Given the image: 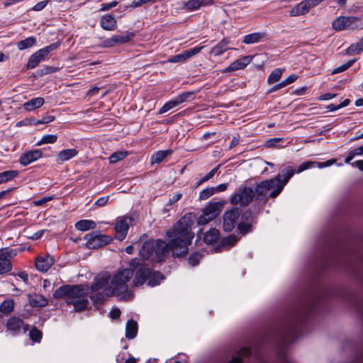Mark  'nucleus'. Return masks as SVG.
I'll list each match as a JSON object with an SVG mask.
<instances>
[{
	"label": "nucleus",
	"mask_w": 363,
	"mask_h": 363,
	"mask_svg": "<svg viewBox=\"0 0 363 363\" xmlns=\"http://www.w3.org/2000/svg\"><path fill=\"white\" fill-rule=\"evenodd\" d=\"M86 242V246L89 249L97 250L106 245H108L112 241L111 236L101 234L99 230H94L84 237Z\"/></svg>",
	"instance_id": "obj_10"
},
{
	"label": "nucleus",
	"mask_w": 363,
	"mask_h": 363,
	"mask_svg": "<svg viewBox=\"0 0 363 363\" xmlns=\"http://www.w3.org/2000/svg\"><path fill=\"white\" fill-rule=\"evenodd\" d=\"M14 301L13 299H7L0 304V311L4 314H9L13 311Z\"/></svg>",
	"instance_id": "obj_41"
},
{
	"label": "nucleus",
	"mask_w": 363,
	"mask_h": 363,
	"mask_svg": "<svg viewBox=\"0 0 363 363\" xmlns=\"http://www.w3.org/2000/svg\"><path fill=\"white\" fill-rule=\"evenodd\" d=\"M96 227L95 221L91 220H80L75 223V228L80 231H86Z\"/></svg>",
	"instance_id": "obj_31"
},
{
	"label": "nucleus",
	"mask_w": 363,
	"mask_h": 363,
	"mask_svg": "<svg viewBox=\"0 0 363 363\" xmlns=\"http://www.w3.org/2000/svg\"><path fill=\"white\" fill-rule=\"evenodd\" d=\"M110 281V276L108 274H99L95 277L90 286V290L91 292L98 291L101 289H105L108 286Z\"/></svg>",
	"instance_id": "obj_15"
},
{
	"label": "nucleus",
	"mask_w": 363,
	"mask_h": 363,
	"mask_svg": "<svg viewBox=\"0 0 363 363\" xmlns=\"http://www.w3.org/2000/svg\"><path fill=\"white\" fill-rule=\"evenodd\" d=\"M298 79V76L296 74H292L289 75L286 79L281 81L280 83L273 86L268 90V93H272L277 91L284 86L293 83Z\"/></svg>",
	"instance_id": "obj_28"
},
{
	"label": "nucleus",
	"mask_w": 363,
	"mask_h": 363,
	"mask_svg": "<svg viewBox=\"0 0 363 363\" xmlns=\"http://www.w3.org/2000/svg\"><path fill=\"white\" fill-rule=\"evenodd\" d=\"M202 257L203 254L200 252H194L189 257L188 262L191 266L194 267L199 264Z\"/></svg>",
	"instance_id": "obj_58"
},
{
	"label": "nucleus",
	"mask_w": 363,
	"mask_h": 363,
	"mask_svg": "<svg viewBox=\"0 0 363 363\" xmlns=\"http://www.w3.org/2000/svg\"><path fill=\"white\" fill-rule=\"evenodd\" d=\"M241 211L240 208L235 206L224 213L223 228L225 232H230L235 228Z\"/></svg>",
	"instance_id": "obj_11"
},
{
	"label": "nucleus",
	"mask_w": 363,
	"mask_h": 363,
	"mask_svg": "<svg viewBox=\"0 0 363 363\" xmlns=\"http://www.w3.org/2000/svg\"><path fill=\"white\" fill-rule=\"evenodd\" d=\"M241 221L252 223L256 218L255 213L250 208L245 210L242 213H240Z\"/></svg>",
	"instance_id": "obj_47"
},
{
	"label": "nucleus",
	"mask_w": 363,
	"mask_h": 363,
	"mask_svg": "<svg viewBox=\"0 0 363 363\" xmlns=\"http://www.w3.org/2000/svg\"><path fill=\"white\" fill-rule=\"evenodd\" d=\"M127 156L126 152H116L111 155L109 157L110 163H116Z\"/></svg>",
	"instance_id": "obj_57"
},
{
	"label": "nucleus",
	"mask_w": 363,
	"mask_h": 363,
	"mask_svg": "<svg viewBox=\"0 0 363 363\" xmlns=\"http://www.w3.org/2000/svg\"><path fill=\"white\" fill-rule=\"evenodd\" d=\"M283 141L281 138H273L266 140L265 145L267 147H279L280 145L279 143Z\"/></svg>",
	"instance_id": "obj_60"
},
{
	"label": "nucleus",
	"mask_w": 363,
	"mask_h": 363,
	"mask_svg": "<svg viewBox=\"0 0 363 363\" xmlns=\"http://www.w3.org/2000/svg\"><path fill=\"white\" fill-rule=\"evenodd\" d=\"M70 304L73 305L74 310L77 312H81L84 311L88 304L89 301L86 297V294L84 295V296H81L79 298L74 301H69Z\"/></svg>",
	"instance_id": "obj_30"
},
{
	"label": "nucleus",
	"mask_w": 363,
	"mask_h": 363,
	"mask_svg": "<svg viewBox=\"0 0 363 363\" xmlns=\"http://www.w3.org/2000/svg\"><path fill=\"white\" fill-rule=\"evenodd\" d=\"M28 330V325L18 317H11L6 323V330L12 335H17L23 331L24 333Z\"/></svg>",
	"instance_id": "obj_12"
},
{
	"label": "nucleus",
	"mask_w": 363,
	"mask_h": 363,
	"mask_svg": "<svg viewBox=\"0 0 363 363\" xmlns=\"http://www.w3.org/2000/svg\"><path fill=\"white\" fill-rule=\"evenodd\" d=\"M99 24L102 29L107 31L115 30L117 28V21L114 16L111 14L102 16Z\"/></svg>",
	"instance_id": "obj_16"
},
{
	"label": "nucleus",
	"mask_w": 363,
	"mask_h": 363,
	"mask_svg": "<svg viewBox=\"0 0 363 363\" xmlns=\"http://www.w3.org/2000/svg\"><path fill=\"white\" fill-rule=\"evenodd\" d=\"M43 61H44L43 59H41V57L36 51L29 57L28 63L26 65V69H33L35 68Z\"/></svg>",
	"instance_id": "obj_36"
},
{
	"label": "nucleus",
	"mask_w": 363,
	"mask_h": 363,
	"mask_svg": "<svg viewBox=\"0 0 363 363\" xmlns=\"http://www.w3.org/2000/svg\"><path fill=\"white\" fill-rule=\"evenodd\" d=\"M55 116H45L43 117L41 119L36 120L34 121V125H38V124H45L48 123L50 122H52L55 120Z\"/></svg>",
	"instance_id": "obj_62"
},
{
	"label": "nucleus",
	"mask_w": 363,
	"mask_h": 363,
	"mask_svg": "<svg viewBox=\"0 0 363 363\" xmlns=\"http://www.w3.org/2000/svg\"><path fill=\"white\" fill-rule=\"evenodd\" d=\"M54 264V259L52 256L40 257L36 259V269L43 272H47Z\"/></svg>",
	"instance_id": "obj_19"
},
{
	"label": "nucleus",
	"mask_w": 363,
	"mask_h": 363,
	"mask_svg": "<svg viewBox=\"0 0 363 363\" xmlns=\"http://www.w3.org/2000/svg\"><path fill=\"white\" fill-rule=\"evenodd\" d=\"M228 45V41L226 39H223L218 44L211 49L210 53L214 56H219L230 49Z\"/></svg>",
	"instance_id": "obj_33"
},
{
	"label": "nucleus",
	"mask_w": 363,
	"mask_h": 363,
	"mask_svg": "<svg viewBox=\"0 0 363 363\" xmlns=\"http://www.w3.org/2000/svg\"><path fill=\"white\" fill-rule=\"evenodd\" d=\"M29 336H30V338L34 341V342H38L40 341L41 338H42V336H43V333L42 332L38 330L37 328L35 327H33L30 330V333H29Z\"/></svg>",
	"instance_id": "obj_56"
},
{
	"label": "nucleus",
	"mask_w": 363,
	"mask_h": 363,
	"mask_svg": "<svg viewBox=\"0 0 363 363\" xmlns=\"http://www.w3.org/2000/svg\"><path fill=\"white\" fill-rule=\"evenodd\" d=\"M173 151L171 149H168L166 150H159L155 152L152 156V163H160L163 160L172 155Z\"/></svg>",
	"instance_id": "obj_34"
},
{
	"label": "nucleus",
	"mask_w": 363,
	"mask_h": 363,
	"mask_svg": "<svg viewBox=\"0 0 363 363\" xmlns=\"http://www.w3.org/2000/svg\"><path fill=\"white\" fill-rule=\"evenodd\" d=\"M268 39L269 38L267 33L256 32L245 35L242 43L249 45L263 42Z\"/></svg>",
	"instance_id": "obj_18"
},
{
	"label": "nucleus",
	"mask_w": 363,
	"mask_h": 363,
	"mask_svg": "<svg viewBox=\"0 0 363 363\" xmlns=\"http://www.w3.org/2000/svg\"><path fill=\"white\" fill-rule=\"evenodd\" d=\"M225 203L226 201H225L209 202L203 209L202 214L198 218V225H206L215 219L221 212L222 208Z\"/></svg>",
	"instance_id": "obj_8"
},
{
	"label": "nucleus",
	"mask_w": 363,
	"mask_h": 363,
	"mask_svg": "<svg viewBox=\"0 0 363 363\" xmlns=\"http://www.w3.org/2000/svg\"><path fill=\"white\" fill-rule=\"evenodd\" d=\"M129 267L114 274L111 281V285L104 289L106 296H114L120 297L121 299L130 298L132 296L128 291V282L133 277L135 269Z\"/></svg>",
	"instance_id": "obj_3"
},
{
	"label": "nucleus",
	"mask_w": 363,
	"mask_h": 363,
	"mask_svg": "<svg viewBox=\"0 0 363 363\" xmlns=\"http://www.w3.org/2000/svg\"><path fill=\"white\" fill-rule=\"evenodd\" d=\"M94 294L90 296V299L94 305H101L105 301V292L94 291Z\"/></svg>",
	"instance_id": "obj_46"
},
{
	"label": "nucleus",
	"mask_w": 363,
	"mask_h": 363,
	"mask_svg": "<svg viewBox=\"0 0 363 363\" xmlns=\"http://www.w3.org/2000/svg\"><path fill=\"white\" fill-rule=\"evenodd\" d=\"M138 333V323L133 319L128 320L125 326V337L129 340L135 338Z\"/></svg>",
	"instance_id": "obj_26"
},
{
	"label": "nucleus",
	"mask_w": 363,
	"mask_h": 363,
	"mask_svg": "<svg viewBox=\"0 0 363 363\" xmlns=\"http://www.w3.org/2000/svg\"><path fill=\"white\" fill-rule=\"evenodd\" d=\"M182 196V194L181 192H176L170 196L169 201L167 202V206H172L173 203L178 201Z\"/></svg>",
	"instance_id": "obj_63"
},
{
	"label": "nucleus",
	"mask_w": 363,
	"mask_h": 363,
	"mask_svg": "<svg viewBox=\"0 0 363 363\" xmlns=\"http://www.w3.org/2000/svg\"><path fill=\"white\" fill-rule=\"evenodd\" d=\"M118 1H113L110 3H106V4H102L101 5V8L99 9V11H108L110 9H111L112 8L118 5Z\"/></svg>",
	"instance_id": "obj_64"
},
{
	"label": "nucleus",
	"mask_w": 363,
	"mask_h": 363,
	"mask_svg": "<svg viewBox=\"0 0 363 363\" xmlns=\"http://www.w3.org/2000/svg\"><path fill=\"white\" fill-rule=\"evenodd\" d=\"M355 61H356L355 59H352V60H348L345 64H343V65H342L335 68L332 71V74H337V73H340V72H345V70L349 69L355 62Z\"/></svg>",
	"instance_id": "obj_53"
},
{
	"label": "nucleus",
	"mask_w": 363,
	"mask_h": 363,
	"mask_svg": "<svg viewBox=\"0 0 363 363\" xmlns=\"http://www.w3.org/2000/svg\"><path fill=\"white\" fill-rule=\"evenodd\" d=\"M202 48V46H196L189 50H184L180 54L182 55L183 60L186 61L190 59L191 57H194L196 54L199 53Z\"/></svg>",
	"instance_id": "obj_44"
},
{
	"label": "nucleus",
	"mask_w": 363,
	"mask_h": 363,
	"mask_svg": "<svg viewBox=\"0 0 363 363\" xmlns=\"http://www.w3.org/2000/svg\"><path fill=\"white\" fill-rule=\"evenodd\" d=\"M335 160L334 159L329 160L325 162H312V161H308L306 162L301 163L297 171H296V173H300L308 169L317 167L318 168H323L328 167L331 164H333Z\"/></svg>",
	"instance_id": "obj_17"
},
{
	"label": "nucleus",
	"mask_w": 363,
	"mask_h": 363,
	"mask_svg": "<svg viewBox=\"0 0 363 363\" xmlns=\"http://www.w3.org/2000/svg\"><path fill=\"white\" fill-rule=\"evenodd\" d=\"M253 355L254 352L250 347H242L228 363H243L244 358H249Z\"/></svg>",
	"instance_id": "obj_20"
},
{
	"label": "nucleus",
	"mask_w": 363,
	"mask_h": 363,
	"mask_svg": "<svg viewBox=\"0 0 363 363\" xmlns=\"http://www.w3.org/2000/svg\"><path fill=\"white\" fill-rule=\"evenodd\" d=\"M17 170H6L0 172V184L11 181L18 175Z\"/></svg>",
	"instance_id": "obj_35"
},
{
	"label": "nucleus",
	"mask_w": 363,
	"mask_h": 363,
	"mask_svg": "<svg viewBox=\"0 0 363 363\" xmlns=\"http://www.w3.org/2000/svg\"><path fill=\"white\" fill-rule=\"evenodd\" d=\"M133 218L132 217H124L116 222L115 225V230L116 232V238L118 240H123L128 233L129 229V225L133 222Z\"/></svg>",
	"instance_id": "obj_13"
},
{
	"label": "nucleus",
	"mask_w": 363,
	"mask_h": 363,
	"mask_svg": "<svg viewBox=\"0 0 363 363\" xmlns=\"http://www.w3.org/2000/svg\"><path fill=\"white\" fill-rule=\"evenodd\" d=\"M42 157L41 150L35 149L23 153L19 158V162L23 167H26Z\"/></svg>",
	"instance_id": "obj_14"
},
{
	"label": "nucleus",
	"mask_w": 363,
	"mask_h": 363,
	"mask_svg": "<svg viewBox=\"0 0 363 363\" xmlns=\"http://www.w3.org/2000/svg\"><path fill=\"white\" fill-rule=\"evenodd\" d=\"M57 140L56 135H44L37 143L36 145L40 146L43 144H52L55 143Z\"/></svg>",
	"instance_id": "obj_52"
},
{
	"label": "nucleus",
	"mask_w": 363,
	"mask_h": 363,
	"mask_svg": "<svg viewBox=\"0 0 363 363\" xmlns=\"http://www.w3.org/2000/svg\"><path fill=\"white\" fill-rule=\"evenodd\" d=\"M36 43V38L33 36L28 37L24 40H20L17 43L18 50H23L30 48Z\"/></svg>",
	"instance_id": "obj_37"
},
{
	"label": "nucleus",
	"mask_w": 363,
	"mask_h": 363,
	"mask_svg": "<svg viewBox=\"0 0 363 363\" xmlns=\"http://www.w3.org/2000/svg\"><path fill=\"white\" fill-rule=\"evenodd\" d=\"M60 44V43H52L42 49L38 50L37 52L41 57V59H43L45 61L49 59L50 52L57 50L59 48Z\"/></svg>",
	"instance_id": "obj_32"
},
{
	"label": "nucleus",
	"mask_w": 363,
	"mask_h": 363,
	"mask_svg": "<svg viewBox=\"0 0 363 363\" xmlns=\"http://www.w3.org/2000/svg\"><path fill=\"white\" fill-rule=\"evenodd\" d=\"M160 241H163L162 240H149L143 242L140 251V256L143 258V259H150L152 262H159L163 260V259L167 256L168 252H162V255L160 250Z\"/></svg>",
	"instance_id": "obj_7"
},
{
	"label": "nucleus",
	"mask_w": 363,
	"mask_h": 363,
	"mask_svg": "<svg viewBox=\"0 0 363 363\" xmlns=\"http://www.w3.org/2000/svg\"><path fill=\"white\" fill-rule=\"evenodd\" d=\"M194 91H186L179 94L177 97H175L176 101L178 104H181L183 102L186 101H189L194 98Z\"/></svg>",
	"instance_id": "obj_48"
},
{
	"label": "nucleus",
	"mask_w": 363,
	"mask_h": 363,
	"mask_svg": "<svg viewBox=\"0 0 363 363\" xmlns=\"http://www.w3.org/2000/svg\"><path fill=\"white\" fill-rule=\"evenodd\" d=\"M236 231L241 234L242 235H245L247 233H250L252 231V225L250 223L246 222H240L238 224Z\"/></svg>",
	"instance_id": "obj_45"
},
{
	"label": "nucleus",
	"mask_w": 363,
	"mask_h": 363,
	"mask_svg": "<svg viewBox=\"0 0 363 363\" xmlns=\"http://www.w3.org/2000/svg\"><path fill=\"white\" fill-rule=\"evenodd\" d=\"M12 269V265L10 261L0 262V274L7 273Z\"/></svg>",
	"instance_id": "obj_61"
},
{
	"label": "nucleus",
	"mask_w": 363,
	"mask_h": 363,
	"mask_svg": "<svg viewBox=\"0 0 363 363\" xmlns=\"http://www.w3.org/2000/svg\"><path fill=\"white\" fill-rule=\"evenodd\" d=\"M295 173L296 170L292 167L287 166L274 178L257 184L253 189L255 199L266 203L269 198L277 197Z\"/></svg>",
	"instance_id": "obj_2"
},
{
	"label": "nucleus",
	"mask_w": 363,
	"mask_h": 363,
	"mask_svg": "<svg viewBox=\"0 0 363 363\" xmlns=\"http://www.w3.org/2000/svg\"><path fill=\"white\" fill-rule=\"evenodd\" d=\"M311 9L310 6L308 4V1L306 0L302 1L297 5H296L290 11L291 16H297L307 13Z\"/></svg>",
	"instance_id": "obj_24"
},
{
	"label": "nucleus",
	"mask_w": 363,
	"mask_h": 363,
	"mask_svg": "<svg viewBox=\"0 0 363 363\" xmlns=\"http://www.w3.org/2000/svg\"><path fill=\"white\" fill-rule=\"evenodd\" d=\"M118 45L116 35H113L109 38L105 39L102 42V46L104 48H111Z\"/></svg>",
	"instance_id": "obj_59"
},
{
	"label": "nucleus",
	"mask_w": 363,
	"mask_h": 363,
	"mask_svg": "<svg viewBox=\"0 0 363 363\" xmlns=\"http://www.w3.org/2000/svg\"><path fill=\"white\" fill-rule=\"evenodd\" d=\"M347 18L350 20L347 23V29H361L363 28V23L359 18L348 16Z\"/></svg>",
	"instance_id": "obj_43"
},
{
	"label": "nucleus",
	"mask_w": 363,
	"mask_h": 363,
	"mask_svg": "<svg viewBox=\"0 0 363 363\" xmlns=\"http://www.w3.org/2000/svg\"><path fill=\"white\" fill-rule=\"evenodd\" d=\"M178 103L177 101H176L175 98L166 102L159 110L158 111V113L159 114H163L166 112H167L168 111H169L170 109L176 107L177 106H178Z\"/></svg>",
	"instance_id": "obj_49"
},
{
	"label": "nucleus",
	"mask_w": 363,
	"mask_h": 363,
	"mask_svg": "<svg viewBox=\"0 0 363 363\" xmlns=\"http://www.w3.org/2000/svg\"><path fill=\"white\" fill-rule=\"evenodd\" d=\"M134 36V33L127 31L125 34L116 35V38L118 45H121L130 41Z\"/></svg>",
	"instance_id": "obj_51"
},
{
	"label": "nucleus",
	"mask_w": 363,
	"mask_h": 363,
	"mask_svg": "<svg viewBox=\"0 0 363 363\" xmlns=\"http://www.w3.org/2000/svg\"><path fill=\"white\" fill-rule=\"evenodd\" d=\"M28 301L29 303L33 307H45L48 305V301L47 298L38 294H35L33 295L29 294L28 295Z\"/></svg>",
	"instance_id": "obj_22"
},
{
	"label": "nucleus",
	"mask_w": 363,
	"mask_h": 363,
	"mask_svg": "<svg viewBox=\"0 0 363 363\" xmlns=\"http://www.w3.org/2000/svg\"><path fill=\"white\" fill-rule=\"evenodd\" d=\"M313 310L311 305L296 306L293 308L289 317L290 332H298L310 318Z\"/></svg>",
	"instance_id": "obj_5"
},
{
	"label": "nucleus",
	"mask_w": 363,
	"mask_h": 363,
	"mask_svg": "<svg viewBox=\"0 0 363 363\" xmlns=\"http://www.w3.org/2000/svg\"><path fill=\"white\" fill-rule=\"evenodd\" d=\"M194 220L191 215L182 216L172 228L165 232V237L168 239L166 242L160 241V252H172V255L177 257H182L188 254L189 246L191 244L194 238L192 232Z\"/></svg>",
	"instance_id": "obj_1"
},
{
	"label": "nucleus",
	"mask_w": 363,
	"mask_h": 363,
	"mask_svg": "<svg viewBox=\"0 0 363 363\" xmlns=\"http://www.w3.org/2000/svg\"><path fill=\"white\" fill-rule=\"evenodd\" d=\"M57 71H59L58 67L45 65L41 69H38L37 74L38 76L42 77L48 74L57 72Z\"/></svg>",
	"instance_id": "obj_50"
},
{
	"label": "nucleus",
	"mask_w": 363,
	"mask_h": 363,
	"mask_svg": "<svg viewBox=\"0 0 363 363\" xmlns=\"http://www.w3.org/2000/svg\"><path fill=\"white\" fill-rule=\"evenodd\" d=\"M77 154L78 151L74 148L62 150L57 154L56 161L61 164L74 157Z\"/></svg>",
	"instance_id": "obj_23"
},
{
	"label": "nucleus",
	"mask_w": 363,
	"mask_h": 363,
	"mask_svg": "<svg viewBox=\"0 0 363 363\" xmlns=\"http://www.w3.org/2000/svg\"><path fill=\"white\" fill-rule=\"evenodd\" d=\"M350 21L346 16L337 17L332 23V28L336 31L346 30Z\"/></svg>",
	"instance_id": "obj_29"
},
{
	"label": "nucleus",
	"mask_w": 363,
	"mask_h": 363,
	"mask_svg": "<svg viewBox=\"0 0 363 363\" xmlns=\"http://www.w3.org/2000/svg\"><path fill=\"white\" fill-rule=\"evenodd\" d=\"M129 266L135 269V277L133 281L135 286H142L147 281V285L153 287L159 285L161 281L164 279V276L161 272L158 271L152 272L138 258L132 259L129 262Z\"/></svg>",
	"instance_id": "obj_4"
},
{
	"label": "nucleus",
	"mask_w": 363,
	"mask_h": 363,
	"mask_svg": "<svg viewBox=\"0 0 363 363\" xmlns=\"http://www.w3.org/2000/svg\"><path fill=\"white\" fill-rule=\"evenodd\" d=\"M200 7L201 3L199 1V0H189L184 4L183 6L184 9L191 11L198 10Z\"/></svg>",
	"instance_id": "obj_54"
},
{
	"label": "nucleus",
	"mask_w": 363,
	"mask_h": 363,
	"mask_svg": "<svg viewBox=\"0 0 363 363\" xmlns=\"http://www.w3.org/2000/svg\"><path fill=\"white\" fill-rule=\"evenodd\" d=\"M238 241L236 236L231 234L221 239L220 244L216 247V251L221 247H231Z\"/></svg>",
	"instance_id": "obj_40"
},
{
	"label": "nucleus",
	"mask_w": 363,
	"mask_h": 363,
	"mask_svg": "<svg viewBox=\"0 0 363 363\" xmlns=\"http://www.w3.org/2000/svg\"><path fill=\"white\" fill-rule=\"evenodd\" d=\"M86 294L85 286L82 284H65L57 289L52 296L55 299L66 298V303L69 305V301H74Z\"/></svg>",
	"instance_id": "obj_6"
},
{
	"label": "nucleus",
	"mask_w": 363,
	"mask_h": 363,
	"mask_svg": "<svg viewBox=\"0 0 363 363\" xmlns=\"http://www.w3.org/2000/svg\"><path fill=\"white\" fill-rule=\"evenodd\" d=\"M252 61L250 55L244 56L232 62L226 69L229 72L236 71L245 68Z\"/></svg>",
	"instance_id": "obj_21"
},
{
	"label": "nucleus",
	"mask_w": 363,
	"mask_h": 363,
	"mask_svg": "<svg viewBox=\"0 0 363 363\" xmlns=\"http://www.w3.org/2000/svg\"><path fill=\"white\" fill-rule=\"evenodd\" d=\"M363 51V38H362L361 40L357 43L352 44L350 46L347 48L346 50V53L349 55H352L355 54H359Z\"/></svg>",
	"instance_id": "obj_39"
},
{
	"label": "nucleus",
	"mask_w": 363,
	"mask_h": 363,
	"mask_svg": "<svg viewBox=\"0 0 363 363\" xmlns=\"http://www.w3.org/2000/svg\"><path fill=\"white\" fill-rule=\"evenodd\" d=\"M255 199L253 189L247 186H240L230 197V203L240 207L247 206Z\"/></svg>",
	"instance_id": "obj_9"
},
{
	"label": "nucleus",
	"mask_w": 363,
	"mask_h": 363,
	"mask_svg": "<svg viewBox=\"0 0 363 363\" xmlns=\"http://www.w3.org/2000/svg\"><path fill=\"white\" fill-rule=\"evenodd\" d=\"M44 103L45 100L43 97H36L24 103L23 108L28 111H34L40 108Z\"/></svg>",
	"instance_id": "obj_25"
},
{
	"label": "nucleus",
	"mask_w": 363,
	"mask_h": 363,
	"mask_svg": "<svg viewBox=\"0 0 363 363\" xmlns=\"http://www.w3.org/2000/svg\"><path fill=\"white\" fill-rule=\"evenodd\" d=\"M215 194V189L213 187H208L200 192L199 199L200 200H206Z\"/></svg>",
	"instance_id": "obj_55"
},
{
	"label": "nucleus",
	"mask_w": 363,
	"mask_h": 363,
	"mask_svg": "<svg viewBox=\"0 0 363 363\" xmlns=\"http://www.w3.org/2000/svg\"><path fill=\"white\" fill-rule=\"evenodd\" d=\"M220 238V232L216 228H211L203 236V241L208 245H212L216 242Z\"/></svg>",
	"instance_id": "obj_27"
},
{
	"label": "nucleus",
	"mask_w": 363,
	"mask_h": 363,
	"mask_svg": "<svg viewBox=\"0 0 363 363\" xmlns=\"http://www.w3.org/2000/svg\"><path fill=\"white\" fill-rule=\"evenodd\" d=\"M16 254L17 252L16 250L9 247L1 248L0 250V260L9 261L11 259L14 257Z\"/></svg>",
	"instance_id": "obj_38"
},
{
	"label": "nucleus",
	"mask_w": 363,
	"mask_h": 363,
	"mask_svg": "<svg viewBox=\"0 0 363 363\" xmlns=\"http://www.w3.org/2000/svg\"><path fill=\"white\" fill-rule=\"evenodd\" d=\"M284 71V68H277L274 69L269 75L267 82L269 84H274L278 82L281 79Z\"/></svg>",
	"instance_id": "obj_42"
}]
</instances>
